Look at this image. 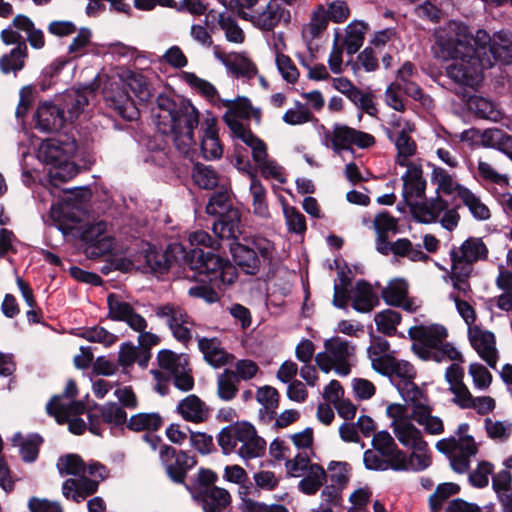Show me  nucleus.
Wrapping results in <instances>:
<instances>
[{"label": "nucleus", "mask_w": 512, "mask_h": 512, "mask_svg": "<svg viewBox=\"0 0 512 512\" xmlns=\"http://www.w3.org/2000/svg\"><path fill=\"white\" fill-rule=\"evenodd\" d=\"M474 44L484 59L489 60L490 68L497 62L503 64L512 63V33L509 31H497L491 37L483 29L476 31L473 36Z\"/></svg>", "instance_id": "10"}, {"label": "nucleus", "mask_w": 512, "mask_h": 512, "mask_svg": "<svg viewBox=\"0 0 512 512\" xmlns=\"http://www.w3.org/2000/svg\"><path fill=\"white\" fill-rule=\"evenodd\" d=\"M163 424L162 417L157 412L138 413L130 417L127 428L131 431H157Z\"/></svg>", "instance_id": "43"}, {"label": "nucleus", "mask_w": 512, "mask_h": 512, "mask_svg": "<svg viewBox=\"0 0 512 512\" xmlns=\"http://www.w3.org/2000/svg\"><path fill=\"white\" fill-rule=\"evenodd\" d=\"M325 351L315 356L319 369L325 373L335 370L336 374L345 377L350 374V359L354 355L355 345L342 337H332L324 343Z\"/></svg>", "instance_id": "8"}, {"label": "nucleus", "mask_w": 512, "mask_h": 512, "mask_svg": "<svg viewBox=\"0 0 512 512\" xmlns=\"http://www.w3.org/2000/svg\"><path fill=\"white\" fill-rule=\"evenodd\" d=\"M100 413L103 422L111 427H121L124 424L127 425V413L118 403H105L100 407Z\"/></svg>", "instance_id": "59"}, {"label": "nucleus", "mask_w": 512, "mask_h": 512, "mask_svg": "<svg viewBox=\"0 0 512 512\" xmlns=\"http://www.w3.org/2000/svg\"><path fill=\"white\" fill-rule=\"evenodd\" d=\"M350 269L345 265L338 270V280H335L333 285V305L337 308L344 309L349 300L348 290L351 286Z\"/></svg>", "instance_id": "40"}, {"label": "nucleus", "mask_w": 512, "mask_h": 512, "mask_svg": "<svg viewBox=\"0 0 512 512\" xmlns=\"http://www.w3.org/2000/svg\"><path fill=\"white\" fill-rule=\"evenodd\" d=\"M239 236L226 241L229 251L235 264L248 275H256L259 273L263 263H271L274 253L272 242L265 238L244 239L239 241ZM189 241L192 246H203L212 250L221 248V240L213 239L212 236L204 231L198 230L190 234Z\"/></svg>", "instance_id": "4"}, {"label": "nucleus", "mask_w": 512, "mask_h": 512, "mask_svg": "<svg viewBox=\"0 0 512 512\" xmlns=\"http://www.w3.org/2000/svg\"><path fill=\"white\" fill-rule=\"evenodd\" d=\"M459 198L476 220L485 221L491 217L488 206L470 189H461Z\"/></svg>", "instance_id": "49"}, {"label": "nucleus", "mask_w": 512, "mask_h": 512, "mask_svg": "<svg viewBox=\"0 0 512 512\" xmlns=\"http://www.w3.org/2000/svg\"><path fill=\"white\" fill-rule=\"evenodd\" d=\"M155 316L163 320L171 331L172 336L184 346L193 339L194 320L187 311L175 303L158 305L154 309Z\"/></svg>", "instance_id": "12"}, {"label": "nucleus", "mask_w": 512, "mask_h": 512, "mask_svg": "<svg viewBox=\"0 0 512 512\" xmlns=\"http://www.w3.org/2000/svg\"><path fill=\"white\" fill-rule=\"evenodd\" d=\"M376 372L387 376L396 389L401 387V384L413 381L416 377V370L410 362L396 359L394 356Z\"/></svg>", "instance_id": "27"}, {"label": "nucleus", "mask_w": 512, "mask_h": 512, "mask_svg": "<svg viewBox=\"0 0 512 512\" xmlns=\"http://www.w3.org/2000/svg\"><path fill=\"white\" fill-rule=\"evenodd\" d=\"M492 487L501 505L512 497V475L507 470H501L492 477Z\"/></svg>", "instance_id": "62"}, {"label": "nucleus", "mask_w": 512, "mask_h": 512, "mask_svg": "<svg viewBox=\"0 0 512 512\" xmlns=\"http://www.w3.org/2000/svg\"><path fill=\"white\" fill-rule=\"evenodd\" d=\"M477 170L481 183L494 195L501 190L507 189L509 184L508 177L497 172L488 162L479 160Z\"/></svg>", "instance_id": "35"}, {"label": "nucleus", "mask_w": 512, "mask_h": 512, "mask_svg": "<svg viewBox=\"0 0 512 512\" xmlns=\"http://www.w3.org/2000/svg\"><path fill=\"white\" fill-rule=\"evenodd\" d=\"M49 414L54 415H79L82 414L85 406L80 401L73 399L65 401L62 396H54L46 405Z\"/></svg>", "instance_id": "52"}, {"label": "nucleus", "mask_w": 512, "mask_h": 512, "mask_svg": "<svg viewBox=\"0 0 512 512\" xmlns=\"http://www.w3.org/2000/svg\"><path fill=\"white\" fill-rule=\"evenodd\" d=\"M64 122V110L53 103L45 102L36 111V128L42 132H57Z\"/></svg>", "instance_id": "28"}, {"label": "nucleus", "mask_w": 512, "mask_h": 512, "mask_svg": "<svg viewBox=\"0 0 512 512\" xmlns=\"http://www.w3.org/2000/svg\"><path fill=\"white\" fill-rule=\"evenodd\" d=\"M12 442L19 446V453L25 462H34L39 453V447L43 442L39 434H30L26 438L20 432L13 435Z\"/></svg>", "instance_id": "39"}, {"label": "nucleus", "mask_w": 512, "mask_h": 512, "mask_svg": "<svg viewBox=\"0 0 512 512\" xmlns=\"http://www.w3.org/2000/svg\"><path fill=\"white\" fill-rule=\"evenodd\" d=\"M393 254L398 257H406L413 262L426 261L429 258V256L422 251L420 244L414 246L407 238H399L394 241Z\"/></svg>", "instance_id": "57"}, {"label": "nucleus", "mask_w": 512, "mask_h": 512, "mask_svg": "<svg viewBox=\"0 0 512 512\" xmlns=\"http://www.w3.org/2000/svg\"><path fill=\"white\" fill-rule=\"evenodd\" d=\"M451 252H456L461 259L468 263L484 261L488 257V248L482 238L469 237L459 247H453Z\"/></svg>", "instance_id": "34"}, {"label": "nucleus", "mask_w": 512, "mask_h": 512, "mask_svg": "<svg viewBox=\"0 0 512 512\" xmlns=\"http://www.w3.org/2000/svg\"><path fill=\"white\" fill-rule=\"evenodd\" d=\"M321 129L323 130L322 144L337 154L344 150H350L353 145L360 149H366L376 142L373 135L344 124L335 123L332 131L325 129L323 125H321Z\"/></svg>", "instance_id": "11"}, {"label": "nucleus", "mask_w": 512, "mask_h": 512, "mask_svg": "<svg viewBox=\"0 0 512 512\" xmlns=\"http://www.w3.org/2000/svg\"><path fill=\"white\" fill-rule=\"evenodd\" d=\"M411 418L423 427L430 435H439L444 432V424L440 417L432 415V408L419 407V411L411 412Z\"/></svg>", "instance_id": "41"}, {"label": "nucleus", "mask_w": 512, "mask_h": 512, "mask_svg": "<svg viewBox=\"0 0 512 512\" xmlns=\"http://www.w3.org/2000/svg\"><path fill=\"white\" fill-rule=\"evenodd\" d=\"M78 174V168L71 159L63 161V163L51 166L48 171V182L53 187H59Z\"/></svg>", "instance_id": "51"}, {"label": "nucleus", "mask_w": 512, "mask_h": 512, "mask_svg": "<svg viewBox=\"0 0 512 512\" xmlns=\"http://www.w3.org/2000/svg\"><path fill=\"white\" fill-rule=\"evenodd\" d=\"M452 262L450 279L453 288L463 295H467L471 291L469 278L473 271V264L461 259L456 252L450 251Z\"/></svg>", "instance_id": "31"}, {"label": "nucleus", "mask_w": 512, "mask_h": 512, "mask_svg": "<svg viewBox=\"0 0 512 512\" xmlns=\"http://www.w3.org/2000/svg\"><path fill=\"white\" fill-rule=\"evenodd\" d=\"M27 44L20 43L18 46L10 50L0 57V70L3 74H17L25 66V59L27 58Z\"/></svg>", "instance_id": "37"}, {"label": "nucleus", "mask_w": 512, "mask_h": 512, "mask_svg": "<svg viewBox=\"0 0 512 512\" xmlns=\"http://www.w3.org/2000/svg\"><path fill=\"white\" fill-rule=\"evenodd\" d=\"M76 150L77 143L74 139L67 135H59L42 141L37 157L41 162L53 166L72 159Z\"/></svg>", "instance_id": "19"}, {"label": "nucleus", "mask_w": 512, "mask_h": 512, "mask_svg": "<svg viewBox=\"0 0 512 512\" xmlns=\"http://www.w3.org/2000/svg\"><path fill=\"white\" fill-rule=\"evenodd\" d=\"M192 271H197L202 282H208L207 285H195L188 289V295L193 298H200L207 303L219 301V294L216 289L225 290L232 285L237 277L236 267L226 258L218 254L207 251L196 246L189 252V263Z\"/></svg>", "instance_id": "3"}, {"label": "nucleus", "mask_w": 512, "mask_h": 512, "mask_svg": "<svg viewBox=\"0 0 512 512\" xmlns=\"http://www.w3.org/2000/svg\"><path fill=\"white\" fill-rule=\"evenodd\" d=\"M198 347L205 361L212 367L220 368L229 363L231 355L224 350L218 338H198Z\"/></svg>", "instance_id": "32"}, {"label": "nucleus", "mask_w": 512, "mask_h": 512, "mask_svg": "<svg viewBox=\"0 0 512 512\" xmlns=\"http://www.w3.org/2000/svg\"><path fill=\"white\" fill-rule=\"evenodd\" d=\"M151 116L158 131L171 136L179 153L189 156L196 145L194 129L199 124V112L191 102H176L166 95H159Z\"/></svg>", "instance_id": "2"}, {"label": "nucleus", "mask_w": 512, "mask_h": 512, "mask_svg": "<svg viewBox=\"0 0 512 512\" xmlns=\"http://www.w3.org/2000/svg\"><path fill=\"white\" fill-rule=\"evenodd\" d=\"M217 441L224 454L237 452L244 460L261 457L266 442L258 436L255 427L249 422H235L218 433Z\"/></svg>", "instance_id": "5"}, {"label": "nucleus", "mask_w": 512, "mask_h": 512, "mask_svg": "<svg viewBox=\"0 0 512 512\" xmlns=\"http://www.w3.org/2000/svg\"><path fill=\"white\" fill-rule=\"evenodd\" d=\"M436 448L449 457L452 469L461 474L469 470L470 458L478 452L472 436L444 438L436 443Z\"/></svg>", "instance_id": "14"}, {"label": "nucleus", "mask_w": 512, "mask_h": 512, "mask_svg": "<svg viewBox=\"0 0 512 512\" xmlns=\"http://www.w3.org/2000/svg\"><path fill=\"white\" fill-rule=\"evenodd\" d=\"M238 383L234 371L225 369L217 377V395L224 401L234 399L238 392Z\"/></svg>", "instance_id": "53"}, {"label": "nucleus", "mask_w": 512, "mask_h": 512, "mask_svg": "<svg viewBox=\"0 0 512 512\" xmlns=\"http://www.w3.org/2000/svg\"><path fill=\"white\" fill-rule=\"evenodd\" d=\"M142 160L156 167L173 166L172 154L163 139H148L141 153Z\"/></svg>", "instance_id": "29"}, {"label": "nucleus", "mask_w": 512, "mask_h": 512, "mask_svg": "<svg viewBox=\"0 0 512 512\" xmlns=\"http://www.w3.org/2000/svg\"><path fill=\"white\" fill-rule=\"evenodd\" d=\"M393 254L398 257H406L413 262L426 261L429 258V256L422 251L420 244L414 246L407 238H399L394 241Z\"/></svg>", "instance_id": "58"}, {"label": "nucleus", "mask_w": 512, "mask_h": 512, "mask_svg": "<svg viewBox=\"0 0 512 512\" xmlns=\"http://www.w3.org/2000/svg\"><path fill=\"white\" fill-rule=\"evenodd\" d=\"M215 57L234 78L250 81L258 74L256 64L244 52L225 54L216 51Z\"/></svg>", "instance_id": "24"}, {"label": "nucleus", "mask_w": 512, "mask_h": 512, "mask_svg": "<svg viewBox=\"0 0 512 512\" xmlns=\"http://www.w3.org/2000/svg\"><path fill=\"white\" fill-rule=\"evenodd\" d=\"M352 307L357 312H370L378 303V296L374 292L372 286L364 281L359 280L354 289L351 291Z\"/></svg>", "instance_id": "33"}, {"label": "nucleus", "mask_w": 512, "mask_h": 512, "mask_svg": "<svg viewBox=\"0 0 512 512\" xmlns=\"http://www.w3.org/2000/svg\"><path fill=\"white\" fill-rule=\"evenodd\" d=\"M206 213L218 217L212 224V231L219 240H231L240 232V213L233 206L229 190L221 186L212 193L206 205Z\"/></svg>", "instance_id": "6"}, {"label": "nucleus", "mask_w": 512, "mask_h": 512, "mask_svg": "<svg viewBox=\"0 0 512 512\" xmlns=\"http://www.w3.org/2000/svg\"><path fill=\"white\" fill-rule=\"evenodd\" d=\"M298 483V489L306 495H314L327 480V473L324 468L314 463Z\"/></svg>", "instance_id": "36"}, {"label": "nucleus", "mask_w": 512, "mask_h": 512, "mask_svg": "<svg viewBox=\"0 0 512 512\" xmlns=\"http://www.w3.org/2000/svg\"><path fill=\"white\" fill-rule=\"evenodd\" d=\"M191 495L204 512H231V495L224 488L194 489Z\"/></svg>", "instance_id": "22"}, {"label": "nucleus", "mask_w": 512, "mask_h": 512, "mask_svg": "<svg viewBox=\"0 0 512 512\" xmlns=\"http://www.w3.org/2000/svg\"><path fill=\"white\" fill-rule=\"evenodd\" d=\"M92 478L81 475L78 478L66 479L62 484V494L66 499L80 503L98 490L99 483L108 476L106 467L98 462L88 465V472Z\"/></svg>", "instance_id": "13"}, {"label": "nucleus", "mask_w": 512, "mask_h": 512, "mask_svg": "<svg viewBox=\"0 0 512 512\" xmlns=\"http://www.w3.org/2000/svg\"><path fill=\"white\" fill-rule=\"evenodd\" d=\"M201 151L207 160L219 159L223 149L214 124H208L201 137Z\"/></svg>", "instance_id": "46"}, {"label": "nucleus", "mask_w": 512, "mask_h": 512, "mask_svg": "<svg viewBox=\"0 0 512 512\" xmlns=\"http://www.w3.org/2000/svg\"><path fill=\"white\" fill-rule=\"evenodd\" d=\"M438 57L444 61H451L445 67L446 75L454 83L475 89L484 78L483 72L490 69V62L483 58L474 44L473 35L466 32V28H459V32L437 40Z\"/></svg>", "instance_id": "1"}, {"label": "nucleus", "mask_w": 512, "mask_h": 512, "mask_svg": "<svg viewBox=\"0 0 512 512\" xmlns=\"http://www.w3.org/2000/svg\"><path fill=\"white\" fill-rule=\"evenodd\" d=\"M389 342L380 336L373 337L371 344L367 349L368 357L371 361L372 368L377 371L385 363L389 362L392 355L389 354Z\"/></svg>", "instance_id": "45"}, {"label": "nucleus", "mask_w": 512, "mask_h": 512, "mask_svg": "<svg viewBox=\"0 0 512 512\" xmlns=\"http://www.w3.org/2000/svg\"><path fill=\"white\" fill-rule=\"evenodd\" d=\"M108 317L113 321L126 323L132 330L142 333L148 324L133 305L122 299L121 296L111 293L107 297Z\"/></svg>", "instance_id": "20"}, {"label": "nucleus", "mask_w": 512, "mask_h": 512, "mask_svg": "<svg viewBox=\"0 0 512 512\" xmlns=\"http://www.w3.org/2000/svg\"><path fill=\"white\" fill-rule=\"evenodd\" d=\"M363 462L367 469L374 471H423L429 467V461L424 455L397 452L393 457L380 451L368 449L364 452Z\"/></svg>", "instance_id": "7"}, {"label": "nucleus", "mask_w": 512, "mask_h": 512, "mask_svg": "<svg viewBox=\"0 0 512 512\" xmlns=\"http://www.w3.org/2000/svg\"><path fill=\"white\" fill-rule=\"evenodd\" d=\"M420 358L423 360H433L438 363L446 360L464 362L462 354L451 343L444 341L431 350L422 351Z\"/></svg>", "instance_id": "50"}, {"label": "nucleus", "mask_w": 512, "mask_h": 512, "mask_svg": "<svg viewBox=\"0 0 512 512\" xmlns=\"http://www.w3.org/2000/svg\"><path fill=\"white\" fill-rule=\"evenodd\" d=\"M408 295V283L403 278L391 280L381 291L386 304L398 307Z\"/></svg>", "instance_id": "48"}, {"label": "nucleus", "mask_w": 512, "mask_h": 512, "mask_svg": "<svg viewBox=\"0 0 512 512\" xmlns=\"http://www.w3.org/2000/svg\"><path fill=\"white\" fill-rule=\"evenodd\" d=\"M397 390L406 404L411 406V412L419 411V407L426 408L430 406L427 396L415 384L414 380L407 384H401V387H398Z\"/></svg>", "instance_id": "47"}, {"label": "nucleus", "mask_w": 512, "mask_h": 512, "mask_svg": "<svg viewBox=\"0 0 512 512\" xmlns=\"http://www.w3.org/2000/svg\"><path fill=\"white\" fill-rule=\"evenodd\" d=\"M105 102L123 119L132 121L138 117V110L131 97L123 88L105 89Z\"/></svg>", "instance_id": "26"}, {"label": "nucleus", "mask_w": 512, "mask_h": 512, "mask_svg": "<svg viewBox=\"0 0 512 512\" xmlns=\"http://www.w3.org/2000/svg\"><path fill=\"white\" fill-rule=\"evenodd\" d=\"M236 137L241 139L248 147L251 148L253 159L264 156V150H267L266 144L254 135L250 130L246 129L242 124L234 123L231 126Z\"/></svg>", "instance_id": "55"}, {"label": "nucleus", "mask_w": 512, "mask_h": 512, "mask_svg": "<svg viewBox=\"0 0 512 512\" xmlns=\"http://www.w3.org/2000/svg\"><path fill=\"white\" fill-rule=\"evenodd\" d=\"M218 24L221 30L225 32L227 41L237 44L243 43L245 34L232 15L228 13L219 14Z\"/></svg>", "instance_id": "61"}, {"label": "nucleus", "mask_w": 512, "mask_h": 512, "mask_svg": "<svg viewBox=\"0 0 512 512\" xmlns=\"http://www.w3.org/2000/svg\"><path fill=\"white\" fill-rule=\"evenodd\" d=\"M161 370H151L157 380H161L163 372L173 378L175 387L183 392H188L194 387V379L189 368L188 357L185 354H177L171 350H161L157 356Z\"/></svg>", "instance_id": "9"}, {"label": "nucleus", "mask_w": 512, "mask_h": 512, "mask_svg": "<svg viewBox=\"0 0 512 512\" xmlns=\"http://www.w3.org/2000/svg\"><path fill=\"white\" fill-rule=\"evenodd\" d=\"M13 25L27 34V41L32 48L41 49L45 46L43 31L35 28L34 23L29 17L19 14L14 17Z\"/></svg>", "instance_id": "44"}, {"label": "nucleus", "mask_w": 512, "mask_h": 512, "mask_svg": "<svg viewBox=\"0 0 512 512\" xmlns=\"http://www.w3.org/2000/svg\"><path fill=\"white\" fill-rule=\"evenodd\" d=\"M431 180L437 185V191L447 195L456 192L460 197L461 189H467V187L456 182L452 174L439 166H433Z\"/></svg>", "instance_id": "42"}, {"label": "nucleus", "mask_w": 512, "mask_h": 512, "mask_svg": "<svg viewBox=\"0 0 512 512\" xmlns=\"http://www.w3.org/2000/svg\"><path fill=\"white\" fill-rule=\"evenodd\" d=\"M468 338L480 358L492 369H495L498 361V351L494 333L483 330L479 326H474L468 328Z\"/></svg>", "instance_id": "23"}, {"label": "nucleus", "mask_w": 512, "mask_h": 512, "mask_svg": "<svg viewBox=\"0 0 512 512\" xmlns=\"http://www.w3.org/2000/svg\"><path fill=\"white\" fill-rule=\"evenodd\" d=\"M192 179L200 188L210 190L217 186L219 177L212 166L196 163L192 170Z\"/></svg>", "instance_id": "54"}, {"label": "nucleus", "mask_w": 512, "mask_h": 512, "mask_svg": "<svg viewBox=\"0 0 512 512\" xmlns=\"http://www.w3.org/2000/svg\"><path fill=\"white\" fill-rule=\"evenodd\" d=\"M368 25L364 21L355 20L346 27L343 49L347 54L353 55L362 47Z\"/></svg>", "instance_id": "38"}, {"label": "nucleus", "mask_w": 512, "mask_h": 512, "mask_svg": "<svg viewBox=\"0 0 512 512\" xmlns=\"http://www.w3.org/2000/svg\"><path fill=\"white\" fill-rule=\"evenodd\" d=\"M393 431L398 441L405 447L413 450L412 453L424 455L431 465V458L427 454L428 445L423 439L421 431L409 420L393 421Z\"/></svg>", "instance_id": "25"}, {"label": "nucleus", "mask_w": 512, "mask_h": 512, "mask_svg": "<svg viewBox=\"0 0 512 512\" xmlns=\"http://www.w3.org/2000/svg\"><path fill=\"white\" fill-rule=\"evenodd\" d=\"M240 17L252 23L261 31H272L279 23L290 24L291 11L284 7L279 0H269L261 11L241 12Z\"/></svg>", "instance_id": "16"}, {"label": "nucleus", "mask_w": 512, "mask_h": 512, "mask_svg": "<svg viewBox=\"0 0 512 512\" xmlns=\"http://www.w3.org/2000/svg\"><path fill=\"white\" fill-rule=\"evenodd\" d=\"M159 458L169 478L180 484L184 483L187 472L197 464L194 456L184 451H177L166 444L161 447Z\"/></svg>", "instance_id": "18"}, {"label": "nucleus", "mask_w": 512, "mask_h": 512, "mask_svg": "<svg viewBox=\"0 0 512 512\" xmlns=\"http://www.w3.org/2000/svg\"><path fill=\"white\" fill-rule=\"evenodd\" d=\"M104 221L87 223L80 227V239L85 243V253L90 258H98L112 251L114 239L106 235Z\"/></svg>", "instance_id": "17"}, {"label": "nucleus", "mask_w": 512, "mask_h": 512, "mask_svg": "<svg viewBox=\"0 0 512 512\" xmlns=\"http://www.w3.org/2000/svg\"><path fill=\"white\" fill-rule=\"evenodd\" d=\"M57 469L61 475H73L77 478L88 472V466L77 454L60 457L57 461Z\"/></svg>", "instance_id": "56"}, {"label": "nucleus", "mask_w": 512, "mask_h": 512, "mask_svg": "<svg viewBox=\"0 0 512 512\" xmlns=\"http://www.w3.org/2000/svg\"><path fill=\"white\" fill-rule=\"evenodd\" d=\"M176 411L184 420L192 423H202L210 416L209 407L195 394H190L182 399L178 403Z\"/></svg>", "instance_id": "30"}, {"label": "nucleus", "mask_w": 512, "mask_h": 512, "mask_svg": "<svg viewBox=\"0 0 512 512\" xmlns=\"http://www.w3.org/2000/svg\"><path fill=\"white\" fill-rule=\"evenodd\" d=\"M408 335L414 340L412 350L421 357L422 351L431 350L445 341L447 329L439 324L415 325L409 328Z\"/></svg>", "instance_id": "21"}, {"label": "nucleus", "mask_w": 512, "mask_h": 512, "mask_svg": "<svg viewBox=\"0 0 512 512\" xmlns=\"http://www.w3.org/2000/svg\"><path fill=\"white\" fill-rule=\"evenodd\" d=\"M143 258V267L146 272L155 274H164L172 266L173 262H178L181 258L186 264L189 263V253L180 243L170 244L165 251L158 250L156 247L148 245Z\"/></svg>", "instance_id": "15"}, {"label": "nucleus", "mask_w": 512, "mask_h": 512, "mask_svg": "<svg viewBox=\"0 0 512 512\" xmlns=\"http://www.w3.org/2000/svg\"><path fill=\"white\" fill-rule=\"evenodd\" d=\"M282 120L288 125H302L311 121H317L306 104L296 101L294 108L288 109Z\"/></svg>", "instance_id": "63"}, {"label": "nucleus", "mask_w": 512, "mask_h": 512, "mask_svg": "<svg viewBox=\"0 0 512 512\" xmlns=\"http://www.w3.org/2000/svg\"><path fill=\"white\" fill-rule=\"evenodd\" d=\"M374 321L380 332L392 336L396 333L397 325L401 322V315L397 311L386 309L377 313Z\"/></svg>", "instance_id": "64"}, {"label": "nucleus", "mask_w": 512, "mask_h": 512, "mask_svg": "<svg viewBox=\"0 0 512 512\" xmlns=\"http://www.w3.org/2000/svg\"><path fill=\"white\" fill-rule=\"evenodd\" d=\"M254 162L257 164L262 176L266 179H273L281 184L286 182L285 172L282 166L273 160L268 159L267 150H264V156L258 159L255 157Z\"/></svg>", "instance_id": "60"}]
</instances>
